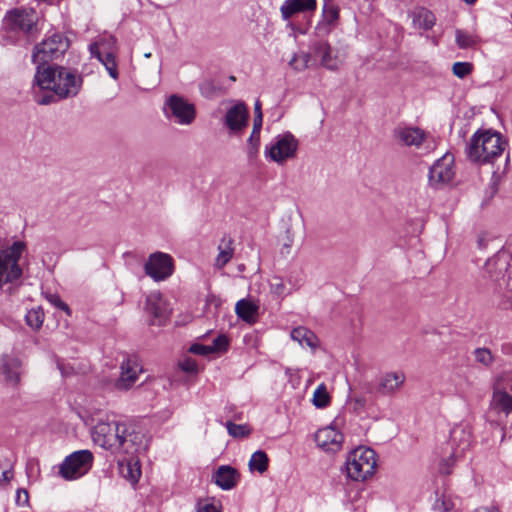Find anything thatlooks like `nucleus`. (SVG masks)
I'll return each instance as SVG.
<instances>
[{
    "mask_svg": "<svg viewBox=\"0 0 512 512\" xmlns=\"http://www.w3.org/2000/svg\"><path fill=\"white\" fill-rule=\"evenodd\" d=\"M92 439L98 446L113 453L129 456L146 450L145 437L132 426L116 421H100L92 430Z\"/></svg>",
    "mask_w": 512,
    "mask_h": 512,
    "instance_id": "f257e3e1",
    "label": "nucleus"
},
{
    "mask_svg": "<svg viewBox=\"0 0 512 512\" xmlns=\"http://www.w3.org/2000/svg\"><path fill=\"white\" fill-rule=\"evenodd\" d=\"M82 78L63 66L37 64L32 89L50 90L59 99L76 96L81 88Z\"/></svg>",
    "mask_w": 512,
    "mask_h": 512,
    "instance_id": "f03ea898",
    "label": "nucleus"
},
{
    "mask_svg": "<svg viewBox=\"0 0 512 512\" xmlns=\"http://www.w3.org/2000/svg\"><path fill=\"white\" fill-rule=\"evenodd\" d=\"M507 142L498 132L477 131L466 146L467 158L477 164H493L505 151Z\"/></svg>",
    "mask_w": 512,
    "mask_h": 512,
    "instance_id": "7ed1b4c3",
    "label": "nucleus"
},
{
    "mask_svg": "<svg viewBox=\"0 0 512 512\" xmlns=\"http://www.w3.org/2000/svg\"><path fill=\"white\" fill-rule=\"evenodd\" d=\"M473 444L472 428L467 423L456 424L450 431V437L443 451L440 472L449 475L453 467L464 458Z\"/></svg>",
    "mask_w": 512,
    "mask_h": 512,
    "instance_id": "20e7f679",
    "label": "nucleus"
},
{
    "mask_svg": "<svg viewBox=\"0 0 512 512\" xmlns=\"http://www.w3.org/2000/svg\"><path fill=\"white\" fill-rule=\"evenodd\" d=\"M376 467V453L371 448L360 446L346 456V475L352 481H366L374 475Z\"/></svg>",
    "mask_w": 512,
    "mask_h": 512,
    "instance_id": "39448f33",
    "label": "nucleus"
},
{
    "mask_svg": "<svg viewBox=\"0 0 512 512\" xmlns=\"http://www.w3.org/2000/svg\"><path fill=\"white\" fill-rule=\"evenodd\" d=\"M70 46L69 39L60 32H52L34 47L32 61L35 64H48L64 55Z\"/></svg>",
    "mask_w": 512,
    "mask_h": 512,
    "instance_id": "423d86ee",
    "label": "nucleus"
},
{
    "mask_svg": "<svg viewBox=\"0 0 512 512\" xmlns=\"http://www.w3.org/2000/svg\"><path fill=\"white\" fill-rule=\"evenodd\" d=\"M25 247L24 242L17 241L0 252V287L4 283H13L22 276V268L18 262Z\"/></svg>",
    "mask_w": 512,
    "mask_h": 512,
    "instance_id": "0eeeda50",
    "label": "nucleus"
},
{
    "mask_svg": "<svg viewBox=\"0 0 512 512\" xmlns=\"http://www.w3.org/2000/svg\"><path fill=\"white\" fill-rule=\"evenodd\" d=\"M116 50V39L112 35L99 36L89 45V51L92 57H95L104 65L108 74L114 80H117L119 77L117 62L115 59Z\"/></svg>",
    "mask_w": 512,
    "mask_h": 512,
    "instance_id": "6e6552de",
    "label": "nucleus"
},
{
    "mask_svg": "<svg viewBox=\"0 0 512 512\" xmlns=\"http://www.w3.org/2000/svg\"><path fill=\"white\" fill-rule=\"evenodd\" d=\"M298 146L299 142L296 137L290 132H285L275 136L270 144L265 147V156L281 165L295 158Z\"/></svg>",
    "mask_w": 512,
    "mask_h": 512,
    "instance_id": "1a4fd4ad",
    "label": "nucleus"
},
{
    "mask_svg": "<svg viewBox=\"0 0 512 512\" xmlns=\"http://www.w3.org/2000/svg\"><path fill=\"white\" fill-rule=\"evenodd\" d=\"M92 464L93 454L89 450L75 451L60 464L59 474L65 480H75L87 474Z\"/></svg>",
    "mask_w": 512,
    "mask_h": 512,
    "instance_id": "9d476101",
    "label": "nucleus"
},
{
    "mask_svg": "<svg viewBox=\"0 0 512 512\" xmlns=\"http://www.w3.org/2000/svg\"><path fill=\"white\" fill-rule=\"evenodd\" d=\"M164 111L169 119L179 125H191L196 118V107L182 96L170 95L164 104Z\"/></svg>",
    "mask_w": 512,
    "mask_h": 512,
    "instance_id": "9b49d317",
    "label": "nucleus"
},
{
    "mask_svg": "<svg viewBox=\"0 0 512 512\" xmlns=\"http://www.w3.org/2000/svg\"><path fill=\"white\" fill-rule=\"evenodd\" d=\"M144 270L154 281H164L173 274V258L163 252L152 253L144 265Z\"/></svg>",
    "mask_w": 512,
    "mask_h": 512,
    "instance_id": "f8f14e48",
    "label": "nucleus"
},
{
    "mask_svg": "<svg viewBox=\"0 0 512 512\" xmlns=\"http://www.w3.org/2000/svg\"><path fill=\"white\" fill-rule=\"evenodd\" d=\"M249 110L243 102H235L231 105L224 117L223 125L231 134L240 135L247 127Z\"/></svg>",
    "mask_w": 512,
    "mask_h": 512,
    "instance_id": "ddd939ff",
    "label": "nucleus"
},
{
    "mask_svg": "<svg viewBox=\"0 0 512 512\" xmlns=\"http://www.w3.org/2000/svg\"><path fill=\"white\" fill-rule=\"evenodd\" d=\"M36 13L32 9H14L4 18V26L10 31L28 33L36 24Z\"/></svg>",
    "mask_w": 512,
    "mask_h": 512,
    "instance_id": "4468645a",
    "label": "nucleus"
},
{
    "mask_svg": "<svg viewBox=\"0 0 512 512\" xmlns=\"http://www.w3.org/2000/svg\"><path fill=\"white\" fill-rule=\"evenodd\" d=\"M22 374L23 363L18 356L11 354H4L1 356L0 376L7 385L17 387L20 384Z\"/></svg>",
    "mask_w": 512,
    "mask_h": 512,
    "instance_id": "2eb2a0df",
    "label": "nucleus"
},
{
    "mask_svg": "<svg viewBox=\"0 0 512 512\" xmlns=\"http://www.w3.org/2000/svg\"><path fill=\"white\" fill-rule=\"evenodd\" d=\"M454 175V157L452 154H445L430 168L429 182L432 186L446 184Z\"/></svg>",
    "mask_w": 512,
    "mask_h": 512,
    "instance_id": "dca6fc26",
    "label": "nucleus"
},
{
    "mask_svg": "<svg viewBox=\"0 0 512 512\" xmlns=\"http://www.w3.org/2000/svg\"><path fill=\"white\" fill-rule=\"evenodd\" d=\"M317 446L325 452L337 453L341 450L344 436L334 426H326L315 433Z\"/></svg>",
    "mask_w": 512,
    "mask_h": 512,
    "instance_id": "f3484780",
    "label": "nucleus"
},
{
    "mask_svg": "<svg viewBox=\"0 0 512 512\" xmlns=\"http://www.w3.org/2000/svg\"><path fill=\"white\" fill-rule=\"evenodd\" d=\"M145 311L152 317L153 325H162L170 315L168 303L160 292H152L146 297Z\"/></svg>",
    "mask_w": 512,
    "mask_h": 512,
    "instance_id": "a211bd4d",
    "label": "nucleus"
},
{
    "mask_svg": "<svg viewBox=\"0 0 512 512\" xmlns=\"http://www.w3.org/2000/svg\"><path fill=\"white\" fill-rule=\"evenodd\" d=\"M121 374L115 382V388L119 391H127L137 382L142 367L136 358L125 359L120 366Z\"/></svg>",
    "mask_w": 512,
    "mask_h": 512,
    "instance_id": "6ab92c4d",
    "label": "nucleus"
},
{
    "mask_svg": "<svg viewBox=\"0 0 512 512\" xmlns=\"http://www.w3.org/2000/svg\"><path fill=\"white\" fill-rule=\"evenodd\" d=\"M393 137L399 145L419 148L427 134L419 127L398 126L393 131Z\"/></svg>",
    "mask_w": 512,
    "mask_h": 512,
    "instance_id": "aec40b11",
    "label": "nucleus"
},
{
    "mask_svg": "<svg viewBox=\"0 0 512 512\" xmlns=\"http://www.w3.org/2000/svg\"><path fill=\"white\" fill-rule=\"evenodd\" d=\"M313 54L315 59L320 60V64L329 69V70H337L342 61L338 58V56L334 53L332 47L325 41H319L312 46Z\"/></svg>",
    "mask_w": 512,
    "mask_h": 512,
    "instance_id": "412c9836",
    "label": "nucleus"
},
{
    "mask_svg": "<svg viewBox=\"0 0 512 512\" xmlns=\"http://www.w3.org/2000/svg\"><path fill=\"white\" fill-rule=\"evenodd\" d=\"M316 8V0H285L280 7V12L284 20H289L296 14L313 13Z\"/></svg>",
    "mask_w": 512,
    "mask_h": 512,
    "instance_id": "4be33fe9",
    "label": "nucleus"
},
{
    "mask_svg": "<svg viewBox=\"0 0 512 512\" xmlns=\"http://www.w3.org/2000/svg\"><path fill=\"white\" fill-rule=\"evenodd\" d=\"M489 414H512V395L505 389L495 388L489 403Z\"/></svg>",
    "mask_w": 512,
    "mask_h": 512,
    "instance_id": "5701e85b",
    "label": "nucleus"
},
{
    "mask_svg": "<svg viewBox=\"0 0 512 512\" xmlns=\"http://www.w3.org/2000/svg\"><path fill=\"white\" fill-rule=\"evenodd\" d=\"M404 382L403 372H387L379 377L377 391L383 395H392L402 387Z\"/></svg>",
    "mask_w": 512,
    "mask_h": 512,
    "instance_id": "b1692460",
    "label": "nucleus"
},
{
    "mask_svg": "<svg viewBox=\"0 0 512 512\" xmlns=\"http://www.w3.org/2000/svg\"><path fill=\"white\" fill-rule=\"evenodd\" d=\"M240 478L239 472L228 465H222L214 472L212 479L214 483L223 490L234 488Z\"/></svg>",
    "mask_w": 512,
    "mask_h": 512,
    "instance_id": "393cba45",
    "label": "nucleus"
},
{
    "mask_svg": "<svg viewBox=\"0 0 512 512\" xmlns=\"http://www.w3.org/2000/svg\"><path fill=\"white\" fill-rule=\"evenodd\" d=\"M292 340L298 342L302 347H309L312 350L319 345V340L314 332L306 327H297L291 331Z\"/></svg>",
    "mask_w": 512,
    "mask_h": 512,
    "instance_id": "a878e982",
    "label": "nucleus"
},
{
    "mask_svg": "<svg viewBox=\"0 0 512 512\" xmlns=\"http://www.w3.org/2000/svg\"><path fill=\"white\" fill-rule=\"evenodd\" d=\"M259 306L254 302L246 299L239 300L235 305V312L239 318L254 323L258 315Z\"/></svg>",
    "mask_w": 512,
    "mask_h": 512,
    "instance_id": "bb28decb",
    "label": "nucleus"
},
{
    "mask_svg": "<svg viewBox=\"0 0 512 512\" xmlns=\"http://www.w3.org/2000/svg\"><path fill=\"white\" fill-rule=\"evenodd\" d=\"M218 255L215 259V267L218 269L223 268L233 257L234 247L231 238L222 239L218 246Z\"/></svg>",
    "mask_w": 512,
    "mask_h": 512,
    "instance_id": "cd10ccee",
    "label": "nucleus"
},
{
    "mask_svg": "<svg viewBox=\"0 0 512 512\" xmlns=\"http://www.w3.org/2000/svg\"><path fill=\"white\" fill-rule=\"evenodd\" d=\"M120 470L123 477L132 483H136L141 476L139 462L133 457L127 461L123 460L120 462Z\"/></svg>",
    "mask_w": 512,
    "mask_h": 512,
    "instance_id": "c85d7f7f",
    "label": "nucleus"
},
{
    "mask_svg": "<svg viewBox=\"0 0 512 512\" xmlns=\"http://www.w3.org/2000/svg\"><path fill=\"white\" fill-rule=\"evenodd\" d=\"M289 64L295 70L302 71L316 65V59L313 53L300 52L293 56Z\"/></svg>",
    "mask_w": 512,
    "mask_h": 512,
    "instance_id": "c756f323",
    "label": "nucleus"
},
{
    "mask_svg": "<svg viewBox=\"0 0 512 512\" xmlns=\"http://www.w3.org/2000/svg\"><path fill=\"white\" fill-rule=\"evenodd\" d=\"M268 456L264 451L258 450L254 452L249 461L250 470L258 471L259 473H264L268 468Z\"/></svg>",
    "mask_w": 512,
    "mask_h": 512,
    "instance_id": "7c9ffc66",
    "label": "nucleus"
},
{
    "mask_svg": "<svg viewBox=\"0 0 512 512\" xmlns=\"http://www.w3.org/2000/svg\"><path fill=\"white\" fill-rule=\"evenodd\" d=\"M322 15L323 21L328 25H333L338 20L339 9L333 0H324Z\"/></svg>",
    "mask_w": 512,
    "mask_h": 512,
    "instance_id": "2f4dec72",
    "label": "nucleus"
},
{
    "mask_svg": "<svg viewBox=\"0 0 512 512\" xmlns=\"http://www.w3.org/2000/svg\"><path fill=\"white\" fill-rule=\"evenodd\" d=\"M25 319L29 327L33 330H38L44 321V311L41 307L33 308L27 312Z\"/></svg>",
    "mask_w": 512,
    "mask_h": 512,
    "instance_id": "473e14b6",
    "label": "nucleus"
},
{
    "mask_svg": "<svg viewBox=\"0 0 512 512\" xmlns=\"http://www.w3.org/2000/svg\"><path fill=\"white\" fill-rule=\"evenodd\" d=\"M312 402L317 408H324L330 403V395L325 384L322 383L316 388Z\"/></svg>",
    "mask_w": 512,
    "mask_h": 512,
    "instance_id": "72a5a7b5",
    "label": "nucleus"
},
{
    "mask_svg": "<svg viewBox=\"0 0 512 512\" xmlns=\"http://www.w3.org/2000/svg\"><path fill=\"white\" fill-rule=\"evenodd\" d=\"M435 16L432 12L423 10L420 11L414 20V22L419 26V28L428 30L431 29L435 24Z\"/></svg>",
    "mask_w": 512,
    "mask_h": 512,
    "instance_id": "f704fd0d",
    "label": "nucleus"
},
{
    "mask_svg": "<svg viewBox=\"0 0 512 512\" xmlns=\"http://www.w3.org/2000/svg\"><path fill=\"white\" fill-rule=\"evenodd\" d=\"M455 40L457 45L462 49L472 47L476 43V39L472 34L460 29L456 30Z\"/></svg>",
    "mask_w": 512,
    "mask_h": 512,
    "instance_id": "c9c22d12",
    "label": "nucleus"
},
{
    "mask_svg": "<svg viewBox=\"0 0 512 512\" xmlns=\"http://www.w3.org/2000/svg\"><path fill=\"white\" fill-rule=\"evenodd\" d=\"M226 427L229 435L234 438H243L250 434L251 430L248 425L245 424H235L231 421L226 423Z\"/></svg>",
    "mask_w": 512,
    "mask_h": 512,
    "instance_id": "e433bc0d",
    "label": "nucleus"
},
{
    "mask_svg": "<svg viewBox=\"0 0 512 512\" xmlns=\"http://www.w3.org/2000/svg\"><path fill=\"white\" fill-rule=\"evenodd\" d=\"M473 70V65L469 62H456L452 66V71L455 76L463 79L469 75Z\"/></svg>",
    "mask_w": 512,
    "mask_h": 512,
    "instance_id": "4c0bfd02",
    "label": "nucleus"
},
{
    "mask_svg": "<svg viewBox=\"0 0 512 512\" xmlns=\"http://www.w3.org/2000/svg\"><path fill=\"white\" fill-rule=\"evenodd\" d=\"M474 355L476 361L483 364L484 366L491 365L494 360L491 351L487 348H477L474 352Z\"/></svg>",
    "mask_w": 512,
    "mask_h": 512,
    "instance_id": "58836bf2",
    "label": "nucleus"
},
{
    "mask_svg": "<svg viewBox=\"0 0 512 512\" xmlns=\"http://www.w3.org/2000/svg\"><path fill=\"white\" fill-rule=\"evenodd\" d=\"M260 132L252 129V132L247 140L248 143V153L250 155H256L260 146Z\"/></svg>",
    "mask_w": 512,
    "mask_h": 512,
    "instance_id": "ea45409f",
    "label": "nucleus"
},
{
    "mask_svg": "<svg viewBox=\"0 0 512 512\" xmlns=\"http://www.w3.org/2000/svg\"><path fill=\"white\" fill-rule=\"evenodd\" d=\"M42 91L38 89L33 90L34 100L39 105H48L54 103L56 101V97H58L54 92L42 95Z\"/></svg>",
    "mask_w": 512,
    "mask_h": 512,
    "instance_id": "a19ab883",
    "label": "nucleus"
},
{
    "mask_svg": "<svg viewBox=\"0 0 512 512\" xmlns=\"http://www.w3.org/2000/svg\"><path fill=\"white\" fill-rule=\"evenodd\" d=\"M228 338L225 335H219L214 339L213 345L210 346L212 353L226 351L228 348Z\"/></svg>",
    "mask_w": 512,
    "mask_h": 512,
    "instance_id": "79ce46f5",
    "label": "nucleus"
},
{
    "mask_svg": "<svg viewBox=\"0 0 512 512\" xmlns=\"http://www.w3.org/2000/svg\"><path fill=\"white\" fill-rule=\"evenodd\" d=\"M15 503L19 507H29L30 506L29 493L26 489L19 488L16 491Z\"/></svg>",
    "mask_w": 512,
    "mask_h": 512,
    "instance_id": "37998d69",
    "label": "nucleus"
},
{
    "mask_svg": "<svg viewBox=\"0 0 512 512\" xmlns=\"http://www.w3.org/2000/svg\"><path fill=\"white\" fill-rule=\"evenodd\" d=\"M180 368L187 373H197L198 365L192 358L186 357L179 363Z\"/></svg>",
    "mask_w": 512,
    "mask_h": 512,
    "instance_id": "c03bdc74",
    "label": "nucleus"
},
{
    "mask_svg": "<svg viewBox=\"0 0 512 512\" xmlns=\"http://www.w3.org/2000/svg\"><path fill=\"white\" fill-rule=\"evenodd\" d=\"M47 299L55 307L65 311L67 314H70V309H69L68 305L65 302H63L58 295L50 294L47 297Z\"/></svg>",
    "mask_w": 512,
    "mask_h": 512,
    "instance_id": "a18cd8bd",
    "label": "nucleus"
},
{
    "mask_svg": "<svg viewBox=\"0 0 512 512\" xmlns=\"http://www.w3.org/2000/svg\"><path fill=\"white\" fill-rule=\"evenodd\" d=\"M189 351L191 353L197 354V355H209L212 353L210 346L208 345H202V344H193Z\"/></svg>",
    "mask_w": 512,
    "mask_h": 512,
    "instance_id": "49530a36",
    "label": "nucleus"
},
{
    "mask_svg": "<svg viewBox=\"0 0 512 512\" xmlns=\"http://www.w3.org/2000/svg\"><path fill=\"white\" fill-rule=\"evenodd\" d=\"M435 507L437 509H442L443 511L448 512L453 508V503L450 499L443 498L436 501Z\"/></svg>",
    "mask_w": 512,
    "mask_h": 512,
    "instance_id": "de8ad7c7",
    "label": "nucleus"
},
{
    "mask_svg": "<svg viewBox=\"0 0 512 512\" xmlns=\"http://www.w3.org/2000/svg\"><path fill=\"white\" fill-rule=\"evenodd\" d=\"M197 512H220V509L213 503H200Z\"/></svg>",
    "mask_w": 512,
    "mask_h": 512,
    "instance_id": "09e8293b",
    "label": "nucleus"
},
{
    "mask_svg": "<svg viewBox=\"0 0 512 512\" xmlns=\"http://www.w3.org/2000/svg\"><path fill=\"white\" fill-rule=\"evenodd\" d=\"M262 123H263V117H260L259 115H254L253 130H255V132L261 131Z\"/></svg>",
    "mask_w": 512,
    "mask_h": 512,
    "instance_id": "8fccbe9b",
    "label": "nucleus"
},
{
    "mask_svg": "<svg viewBox=\"0 0 512 512\" xmlns=\"http://www.w3.org/2000/svg\"><path fill=\"white\" fill-rule=\"evenodd\" d=\"M502 378L507 382L509 389L512 391V372H505Z\"/></svg>",
    "mask_w": 512,
    "mask_h": 512,
    "instance_id": "3c124183",
    "label": "nucleus"
},
{
    "mask_svg": "<svg viewBox=\"0 0 512 512\" xmlns=\"http://www.w3.org/2000/svg\"><path fill=\"white\" fill-rule=\"evenodd\" d=\"M254 115H259L260 117H263L261 110V102L259 100H257L254 104Z\"/></svg>",
    "mask_w": 512,
    "mask_h": 512,
    "instance_id": "603ef678",
    "label": "nucleus"
},
{
    "mask_svg": "<svg viewBox=\"0 0 512 512\" xmlns=\"http://www.w3.org/2000/svg\"><path fill=\"white\" fill-rule=\"evenodd\" d=\"M474 512H499L495 507H479Z\"/></svg>",
    "mask_w": 512,
    "mask_h": 512,
    "instance_id": "864d4df0",
    "label": "nucleus"
},
{
    "mask_svg": "<svg viewBox=\"0 0 512 512\" xmlns=\"http://www.w3.org/2000/svg\"><path fill=\"white\" fill-rule=\"evenodd\" d=\"M274 289H275V292L277 293H282L284 291V284L283 283H278V284H275L273 285Z\"/></svg>",
    "mask_w": 512,
    "mask_h": 512,
    "instance_id": "5fc2aeb1",
    "label": "nucleus"
},
{
    "mask_svg": "<svg viewBox=\"0 0 512 512\" xmlns=\"http://www.w3.org/2000/svg\"><path fill=\"white\" fill-rule=\"evenodd\" d=\"M355 404H356L358 407H363V406H364V400H362V399H356V400H355Z\"/></svg>",
    "mask_w": 512,
    "mask_h": 512,
    "instance_id": "6e6d98bb",
    "label": "nucleus"
},
{
    "mask_svg": "<svg viewBox=\"0 0 512 512\" xmlns=\"http://www.w3.org/2000/svg\"><path fill=\"white\" fill-rule=\"evenodd\" d=\"M465 3L469 4V5H472L474 4L477 0H463Z\"/></svg>",
    "mask_w": 512,
    "mask_h": 512,
    "instance_id": "4d7b16f0",
    "label": "nucleus"
},
{
    "mask_svg": "<svg viewBox=\"0 0 512 512\" xmlns=\"http://www.w3.org/2000/svg\"><path fill=\"white\" fill-rule=\"evenodd\" d=\"M490 423L491 424H495V425H500L498 420H491Z\"/></svg>",
    "mask_w": 512,
    "mask_h": 512,
    "instance_id": "13d9d810",
    "label": "nucleus"
},
{
    "mask_svg": "<svg viewBox=\"0 0 512 512\" xmlns=\"http://www.w3.org/2000/svg\"><path fill=\"white\" fill-rule=\"evenodd\" d=\"M502 431H503V435H502V441H503L505 438V427H502Z\"/></svg>",
    "mask_w": 512,
    "mask_h": 512,
    "instance_id": "bf43d9fd",
    "label": "nucleus"
},
{
    "mask_svg": "<svg viewBox=\"0 0 512 512\" xmlns=\"http://www.w3.org/2000/svg\"><path fill=\"white\" fill-rule=\"evenodd\" d=\"M144 56H145L146 58H150V57H151V53H150V52H149V53H145V55H144Z\"/></svg>",
    "mask_w": 512,
    "mask_h": 512,
    "instance_id": "052dcab7",
    "label": "nucleus"
},
{
    "mask_svg": "<svg viewBox=\"0 0 512 512\" xmlns=\"http://www.w3.org/2000/svg\"><path fill=\"white\" fill-rule=\"evenodd\" d=\"M285 246L286 247H290L291 246V241L289 243H286Z\"/></svg>",
    "mask_w": 512,
    "mask_h": 512,
    "instance_id": "680f3d73",
    "label": "nucleus"
}]
</instances>
